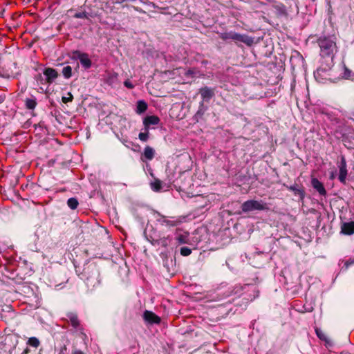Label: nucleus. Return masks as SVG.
<instances>
[{"label":"nucleus","mask_w":354,"mask_h":354,"mask_svg":"<svg viewBox=\"0 0 354 354\" xmlns=\"http://www.w3.org/2000/svg\"><path fill=\"white\" fill-rule=\"evenodd\" d=\"M160 122V118L156 115H149L144 118V130H149L151 125H157Z\"/></svg>","instance_id":"obj_12"},{"label":"nucleus","mask_w":354,"mask_h":354,"mask_svg":"<svg viewBox=\"0 0 354 354\" xmlns=\"http://www.w3.org/2000/svg\"><path fill=\"white\" fill-rule=\"evenodd\" d=\"M192 253V250L187 247H183L180 248V254L187 257Z\"/></svg>","instance_id":"obj_28"},{"label":"nucleus","mask_w":354,"mask_h":354,"mask_svg":"<svg viewBox=\"0 0 354 354\" xmlns=\"http://www.w3.org/2000/svg\"><path fill=\"white\" fill-rule=\"evenodd\" d=\"M215 88L204 86L199 89L198 93L201 95L203 101L209 102L215 95Z\"/></svg>","instance_id":"obj_6"},{"label":"nucleus","mask_w":354,"mask_h":354,"mask_svg":"<svg viewBox=\"0 0 354 354\" xmlns=\"http://www.w3.org/2000/svg\"><path fill=\"white\" fill-rule=\"evenodd\" d=\"M76 19H88V14L86 11L76 12L74 16Z\"/></svg>","instance_id":"obj_25"},{"label":"nucleus","mask_w":354,"mask_h":354,"mask_svg":"<svg viewBox=\"0 0 354 354\" xmlns=\"http://www.w3.org/2000/svg\"><path fill=\"white\" fill-rule=\"evenodd\" d=\"M5 96L0 95V104L3 103L5 100Z\"/></svg>","instance_id":"obj_40"},{"label":"nucleus","mask_w":354,"mask_h":354,"mask_svg":"<svg viewBox=\"0 0 354 354\" xmlns=\"http://www.w3.org/2000/svg\"><path fill=\"white\" fill-rule=\"evenodd\" d=\"M317 43L320 49V55L322 57H331L332 59L334 57L337 51L335 35L320 36L317 39Z\"/></svg>","instance_id":"obj_1"},{"label":"nucleus","mask_w":354,"mask_h":354,"mask_svg":"<svg viewBox=\"0 0 354 354\" xmlns=\"http://www.w3.org/2000/svg\"><path fill=\"white\" fill-rule=\"evenodd\" d=\"M350 73H351V71H348V69H346L345 75L346 77H348Z\"/></svg>","instance_id":"obj_41"},{"label":"nucleus","mask_w":354,"mask_h":354,"mask_svg":"<svg viewBox=\"0 0 354 354\" xmlns=\"http://www.w3.org/2000/svg\"><path fill=\"white\" fill-rule=\"evenodd\" d=\"M138 138L141 141L145 142L149 138V130H145L144 132H140L138 135Z\"/></svg>","instance_id":"obj_26"},{"label":"nucleus","mask_w":354,"mask_h":354,"mask_svg":"<svg viewBox=\"0 0 354 354\" xmlns=\"http://www.w3.org/2000/svg\"><path fill=\"white\" fill-rule=\"evenodd\" d=\"M151 187L154 192H159L162 188L161 181L158 179H156L151 183Z\"/></svg>","instance_id":"obj_22"},{"label":"nucleus","mask_w":354,"mask_h":354,"mask_svg":"<svg viewBox=\"0 0 354 354\" xmlns=\"http://www.w3.org/2000/svg\"><path fill=\"white\" fill-rule=\"evenodd\" d=\"M37 104L35 97L26 98L25 100V106L27 109L33 110Z\"/></svg>","instance_id":"obj_18"},{"label":"nucleus","mask_w":354,"mask_h":354,"mask_svg":"<svg viewBox=\"0 0 354 354\" xmlns=\"http://www.w3.org/2000/svg\"><path fill=\"white\" fill-rule=\"evenodd\" d=\"M171 241V239L168 236L167 238L162 239L160 240V243H161L162 245L166 247L170 243Z\"/></svg>","instance_id":"obj_32"},{"label":"nucleus","mask_w":354,"mask_h":354,"mask_svg":"<svg viewBox=\"0 0 354 354\" xmlns=\"http://www.w3.org/2000/svg\"><path fill=\"white\" fill-rule=\"evenodd\" d=\"M189 232H183L180 228H177L176 230V239L178 243L183 244L188 242Z\"/></svg>","instance_id":"obj_14"},{"label":"nucleus","mask_w":354,"mask_h":354,"mask_svg":"<svg viewBox=\"0 0 354 354\" xmlns=\"http://www.w3.org/2000/svg\"><path fill=\"white\" fill-rule=\"evenodd\" d=\"M19 75V73L9 72L8 71H0V77L5 79H15Z\"/></svg>","instance_id":"obj_17"},{"label":"nucleus","mask_w":354,"mask_h":354,"mask_svg":"<svg viewBox=\"0 0 354 354\" xmlns=\"http://www.w3.org/2000/svg\"><path fill=\"white\" fill-rule=\"evenodd\" d=\"M183 218H171L169 219L165 216H161L158 221L162 225H165L167 227H175L180 224L183 222Z\"/></svg>","instance_id":"obj_8"},{"label":"nucleus","mask_w":354,"mask_h":354,"mask_svg":"<svg viewBox=\"0 0 354 354\" xmlns=\"http://www.w3.org/2000/svg\"><path fill=\"white\" fill-rule=\"evenodd\" d=\"M243 212H248L254 210H268V205L262 201L248 200L241 205Z\"/></svg>","instance_id":"obj_3"},{"label":"nucleus","mask_w":354,"mask_h":354,"mask_svg":"<svg viewBox=\"0 0 354 354\" xmlns=\"http://www.w3.org/2000/svg\"><path fill=\"white\" fill-rule=\"evenodd\" d=\"M73 100V96L71 94V93H70V92L68 93L67 97H62V102L65 104L72 102Z\"/></svg>","instance_id":"obj_29"},{"label":"nucleus","mask_w":354,"mask_h":354,"mask_svg":"<svg viewBox=\"0 0 354 354\" xmlns=\"http://www.w3.org/2000/svg\"><path fill=\"white\" fill-rule=\"evenodd\" d=\"M73 58L79 59L81 65L85 69H88L92 66V62L89 57V55L86 53H82L80 50L73 51Z\"/></svg>","instance_id":"obj_4"},{"label":"nucleus","mask_w":354,"mask_h":354,"mask_svg":"<svg viewBox=\"0 0 354 354\" xmlns=\"http://www.w3.org/2000/svg\"><path fill=\"white\" fill-rule=\"evenodd\" d=\"M30 352V349L28 348H26L24 352L22 353V354H28Z\"/></svg>","instance_id":"obj_39"},{"label":"nucleus","mask_w":354,"mask_h":354,"mask_svg":"<svg viewBox=\"0 0 354 354\" xmlns=\"http://www.w3.org/2000/svg\"><path fill=\"white\" fill-rule=\"evenodd\" d=\"M62 75L66 79H69L72 77V68L70 66H66L62 68Z\"/></svg>","instance_id":"obj_21"},{"label":"nucleus","mask_w":354,"mask_h":354,"mask_svg":"<svg viewBox=\"0 0 354 354\" xmlns=\"http://www.w3.org/2000/svg\"><path fill=\"white\" fill-rule=\"evenodd\" d=\"M338 167L339 170L338 179L342 183L346 184L348 171L346 168V162L344 156L342 157L341 161L339 162Z\"/></svg>","instance_id":"obj_7"},{"label":"nucleus","mask_w":354,"mask_h":354,"mask_svg":"<svg viewBox=\"0 0 354 354\" xmlns=\"http://www.w3.org/2000/svg\"><path fill=\"white\" fill-rule=\"evenodd\" d=\"M66 317L68 321L74 328L76 330H83V327L80 324L77 313L71 312L67 313Z\"/></svg>","instance_id":"obj_10"},{"label":"nucleus","mask_w":354,"mask_h":354,"mask_svg":"<svg viewBox=\"0 0 354 354\" xmlns=\"http://www.w3.org/2000/svg\"><path fill=\"white\" fill-rule=\"evenodd\" d=\"M72 354H84V353L80 350L75 349Z\"/></svg>","instance_id":"obj_37"},{"label":"nucleus","mask_w":354,"mask_h":354,"mask_svg":"<svg viewBox=\"0 0 354 354\" xmlns=\"http://www.w3.org/2000/svg\"><path fill=\"white\" fill-rule=\"evenodd\" d=\"M143 318L145 321L151 324H160L161 321L160 318L158 315L149 310H145L144 312Z\"/></svg>","instance_id":"obj_11"},{"label":"nucleus","mask_w":354,"mask_h":354,"mask_svg":"<svg viewBox=\"0 0 354 354\" xmlns=\"http://www.w3.org/2000/svg\"><path fill=\"white\" fill-rule=\"evenodd\" d=\"M341 232L346 235L354 234V221L343 223L341 226Z\"/></svg>","instance_id":"obj_15"},{"label":"nucleus","mask_w":354,"mask_h":354,"mask_svg":"<svg viewBox=\"0 0 354 354\" xmlns=\"http://www.w3.org/2000/svg\"><path fill=\"white\" fill-rule=\"evenodd\" d=\"M80 332V337L84 339V340H86V339L87 338V336L84 333V329L83 330H79Z\"/></svg>","instance_id":"obj_34"},{"label":"nucleus","mask_w":354,"mask_h":354,"mask_svg":"<svg viewBox=\"0 0 354 354\" xmlns=\"http://www.w3.org/2000/svg\"><path fill=\"white\" fill-rule=\"evenodd\" d=\"M34 126H35V129H37V127L40 129H42L44 127V122H39L37 124H35Z\"/></svg>","instance_id":"obj_36"},{"label":"nucleus","mask_w":354,"mask_h":354,"mask_svg":"<svg viewBox=\"0 0 354 354\" xmlns=\"http://www.w3.org/2000/svg\"><path fill=\"white\" fill-rule=\"evenodd\" d=\"M315 332H316V334H317V337L321 340L325 341L326 342H328L326 334L323 331H322L321 330L317 328L315 330Z\"/></svg>","instance_id":"obj_24"},{"label":"nucleus","mask_w":354,"mask_h":354,"mask_svg":"<svg viewBox=\"0 0 354 354\" xmlns=\"http://www.w3.org/2000/svg\"><path fill=\"white\" fill-rule=\"evenodd\" d=\"M124 85L130 89H132L134 88V85L132 84V82L129 80H127L124 82Z\"/></svg>","instance_id":"obj_33"},{"label":"nucleus","mask_w":354,"mask_h":354,"mask_svg":"<svg viewBox=\"0 0 354 354\" xmlns=\"http://www.w3.org/2000/svg\"><path fill=\"white\" fill-rule=\"evenodd\" d=\"M67 351V346L66 345H64L60 350L59 354H65Z\"/></svg>","instance_id":"obj_35"},{"label":"nucleus","mask_w":354,"mask_h":354,"mask_svg":"<svg viewBox=\"0 0 354 354\" xmlns=\"http://www.w3.org/2000/svg\"><path fill=\"white\" fill-rule=\"evenodd\" d=\"M148 160H151L153 156H145Z\"/></svg>","instance_id":"obj_42"},{"label":"nucleus","mask_w":354,"mask_h":354,"mask_svg":"<svg viewBox=\"0 0 354 354\" xmlns=\"http://www.w3.org/2000/svg\"><path fill=\"white\" fill-rule=\"evenodd\" d=\"M43 74L45 76V83L47 84H53L59 76L58 72L50 67L45 68Z\"/></svg>","instance_id":"obj_5"},{"label":"nucleus","mask_w":354,"mask_h":354,"mask_svg":"<svg viewBox=\"0 0 354 354\" xmlns=\"http://www.w3.org/2000/svg\"><path fill=\"white\" fill-rule=\"evenodd\" d=\"M67 205L71 209H77L79 202L76 198H70L67 201Z\"/></svg>","instance_id":"obj_20"},{"label":"nucleus","mask_w":354,"mask_h":354,"mask_svg":"<svg viewBox=\"0 0 354 354\" xmlns=\"http://www.w3.org/2000/svg\"><path fill=\"white\" fill-rule=\"evenodd\" d=\"M337 126L334 130V135L335 138L341 140L344 145L348 149H354V142L351 138H354L353 130L344 124L342 122L335 119Z\"/></svg>","instance_id":"obj_2"},{"label":"nucleus","mask_w":354,"mask_h":354,"mask_svg":"<svg viewBox=\"0 0 354 354\" xmlns=\"http://www.w3.org/2000/svg\"><path fill=\"white\" fill-rule=\"evenodd\" d=\"M246 38L247 37L244 35H241L239 33L233 32L225 33L221 36V39L223 40L232 39L234 41H239L243 43H247Z\"/></svg>","instance_id":"obj_9"},{"label":"nucleus","mask_w":354,"mask_h":354,"mask_svg":"<svg viewBox=\"0 0 354 354\" xmlns=\"http://www.w3.org/2000/svg\"><path fill=\"white\" fill-rule=\"evenodd\" d=\"M35 79L37 82H39L41 84H44L45 83V79L43 77L41 74L39 73L35 77Z\"/></svg>","instance_id":"obj_31"},{"label":"nucleus","mask_w":354,"mask_h":354,"mask_svg":"<svg viewBox=\"0 0 354 354\" xmlns=\"http://www.w3.org/2000/svg\"><path fill=\"white\" fill-rule=\"evenodd\" d=\"M39 344L40 342L39 339L34 337L29 338L28 341V344L35 348H37L39 346Z\"/></svg>","instance_id":"obj_23"},{"label":"nucleus","mask_w":354,"mask_h":354,"mask_svg":"<svg viewBox=\"0 0 354 354\" xmlns=\"http://www.w3.org/2000/svg\"><path fill=\"white\" fill-rule=\"evenodd\" d=\"M273 8L277 11L279 15H285L286 14V6L282 3L274 2L273 4Z\"/></svg>","instance_id":"obj_19"},{"label":"nucleus","mask_w":354,"mask_h":354,"mask_svg":"<svg viewBox=\"0 0 354 354\" xmlns=\"http://www.w3.org/2000/svg\"><path fill=\"white\" fill-rule=\"evenodd\" d=\"M311 185L313 187L316 189L319 194L322 196L326 195V190L324 187V185L317 178H313L311 180Z\"/></svg>","instance_id":"obj_13"},{"label":"nucleus","mask_w":354,"mask_h":354,"mask_svg":"<svg viewBox=\"0 0 354 354\" xmlns=\"http://www.w3.org/2000/svg\"><path fill=\"white\" fill-rule=\"evenodd\" d=\"M154 150L152 147L147 146L142 155H153Z\"/></svg>","instance_id":"obj_30"},{"label":"nucleus","mask_w":354,"mask_h":354,"mask_svg":"<svg viewBox=\"0 0 354 354\" xmlns=\"http://www.w3.org/2000/svg\"><path fill=\"white\" fill-rule=\"evenodd\" d=\"M354 263V261H347L346 263H345V266L346 268H348L350 265L353 264Z\"/></svg>","instance_id":"obj_38"},{"label":"nucleus","mask_w":354,"mask_h":354,"mask_svg":"<svg viewBox=\"0 0 354 354\" xmlns=\"http://www.w3.org/2000/svg\"><path fill=\"white\" fill-rule=\"evenodd\" d=\"M291 190L294 191L296 194H298L301 198L304 197V191L303 189L297 188L295 186L290 187Z\"/></svg>","instance_id":"obj_27"},{"label":"nucleus","mask_w":354,"mask_h":354,"mask_svg":"<svg viewBox=\"0 0 354 354\" xmlns=\"http://www.w3.org/2000/svg\"><path fill=\"white\" fill-rule=\"evenodd\" d=\"M148 105L145 100H138L136 104V112L138 114L145 113L147 109Z\"/></svg>","instance_id":"obj_16"}]
</instances>
